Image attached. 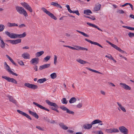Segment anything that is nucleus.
<instances>
[{
  "label": "nucleus",
  "instance_id": "f03ea898",
  "mask_svg": "<svg viewBox=\"0 0 134 134\" xmlns=\"http://www.w3.org/2000/svg\"><path fill=\"white\" fill-rule=\"evenodd\" d=\"M15 9L17 12L20 14H23L25 17L28 16L26 11L23 8L17 6L15 7Z\"/></svg>",
  "mask_w": 134,
  "mask_h": 134
},
{
  "label": "nucleus",
  "instance_id": "423d86ee",
  "mask_svg": "<svg viewBox=\"0 0 134 134\" xmlns=\"http://www.w3.org/2000/svg\"><path fill=\"white\" fill-rule=\"evenodd\" d=\"M21 4L23 7L29 11L30 12H32V10L31 7L27 3L25 2H24L21 3Z\"/></svg>",
  "mask_w": 134,
  "mask_h": 134
},
{
  "label": "nucleus",
  "instance_id": "9b49d317",
  "mask_svg": "<svg viewBox=\"0 0 134 134\" xmlns=\"http://www.w3.org/2000/svg\"><path fill=\"white\" fill-rule=\"evenodd\" d=\"M85 40L88 42L91 43V44L97 45L102 48H103V47L100 44L97 42L92 41H91L87 38H85Z\"/></svg>",
  "mask_w": 134,
  "mask_h": 134
},
{
  "label": "nucleus",
  "instance_id": "ea45409f",
  "mask_svg": "<svg viewBox=\"0 0 134 134\" xmlns=\"http://www.w3.org/2000/svg\"><path fill=\"white\" fill-rule=\"evenodd\" d=\"M112 132L116 133L118 132H119V130L116 128L112 129Z\"/></svg>",
  "mask_w": 134,
  "mask_h": 134
},
{
  "label": "nucleus",
  "instance_id": "393cba45",
  "mask_svg": "<svg viewBox=\"0 0 134 134\" xmlns=\"http://www.w3.org/2000/svg\"><path fill=\"white\" fill-rule=\"evenodd\" d=\"M44 52L43 51H42L38 52L35 54V56L36 57H39L44 54Z\"/></svg>",
  "mask_w": 134,
  "mask_h": 134
},
{
  "label": "nucleus",
  "instance_id": "ddd939ff",
  "mask_svg": "<svg viewBox=\"0 0 134 134\" xmlns=\"http://www.w3.org/2000/svg\"><path fill=\"white\" fill-rule=\"evenodd\" d=\"M33 103L35 105H36V106H37V107H38L44 110L47 111H49V109H47V108H45L44 107H43L42 105L38 104V103H37L34 102Z\"/></svg>",
  "mask_w": 134,
  "mask_h": 134
},
{
  "label": "nucleus",
  "instance_id": "680f3d73",
  "mask_svg": "<svg viewBox=\"0 0 134 134\" xmlns=\"http://www.w3.org/2000/svg\"><path fill=\"white\" fill-rule=\"evenodd\" d=\"M20 28H22L23 27H25L26 25L24 24H22L18 26Z\"/></svg>",
  "mask_w": 134,
  "mask_h": 134
},
{
  "label": "nucleus",
  "instance_id": "de8ad7c7",
  "mask_svg": "<svg viewBox=\"0 0 134 134\" xmlns=\"http://www.w3.org/2000/svg\"><path fill=\"white\" fill-rule=\"evenodd\" d=\"M105 57L111 60L113 59V57L110 54H109V55H106Z\"/></svg>",
  "mask_w": 134,
  "mask_h": 134
},
{
  "label": "nucleus",
  "instance_id": "f704fd0d",
  "mask_svg": "<svg viewBox=\"0 0 134 134\" xmlns=\"http://www.w3.org/2000/svg\"><path fill=\"white\" fill-rule=\"evenodd\" d=\"M115 49L122 53H124L125 52V51L122 50L121 49L118 47L117 46Z\"/></svg>",
  "mask_w": 134,
  "mask_h": 134
},
{
  "label": "nucleus",
  "instance_id": "f257e3e1",
  "mask_svg": "<svg viewBox=\"0 0 134 134\" xmlns=\"http://www.w3.org/2000/svg\"><path fill=\"white\" fill-rule=\"evenodd\" d=\"M102 121L99 119H96L91 122V124H86L83 125V127L84 129H89L92 127V125L96 124L102 122Z\"/></svg>",
  "mask_w": 134,
  "mask_h": 134
},
{
  "label": "nucleus",
  "instance_id": "2eb2a0df",
  "mask_svg": "<svg viewBox=\"0 0 134 134\" xmlns=\"http://www.w3.org/2000/svg\"><path fill=\"white\" fill-rule=\"evenodd\" d=\"M39 62V59L37 58H32L30 61V63L32 64H38Z\"/></svg>",
  "mask_w": 134,
  "mask_h": 134
},
{
  "label": "nucleus",
  "instance_id": "6ab92c4d",
  "mask_svg": "<svg viewBox=\"0 0 134 134\" xmlns=\"http://www.w3.org/2000/svg\"><path fill=\"white\" fill-rule=\"evenodd\" d=\"M101 7V5L99 4L96 5L94 8L93 11L95 12L99 11Z\"/></svg>",
  "mask_w": 134,
  "mask_h": 134
},
{
  "label": "nucleus",
  "instance_id": "20e7f679",
  "mask_svg": "<svg viewBox=\"0 0 134 134\" xmlns=\"http://www.w3.org/2000/svg\"><path fill=\"white\" fill-rule=\"evenodd\" d=\"M46 102L49 105L52 106H53L55 107L54 108L53 107L51 108V109L52 110L55 111V110L56 108L57 109L58 107V106L56 103H55L51 102L48 100H46Z\"/></svg>",
  "mask_w": 134,
  "mask_h": 134
},
{
  "label": "nucleus",
  "instance_id": "37998d69",
  "mask_svg": "<svg viewBox=\"0 0 134 134\" xmlns=\"http://www.w3.org/2000/svg\"><path fill=\"white\" fill-rule=\"evenodd\" d=\"M128 35L130 38L133 37L134 36V33L130 32L128 34Z\"/></svg>",
  "mask_w": 134,
  "mask_h": 134
},
{
  "label": "nucleus",
  "instance_id": "603ef678",
  "mask_svg": "<svg viewBox=\"0 0 134 134\" xmlns=\"http://www.w3.org/2000/svg\"><path fill=\"white\" fill-rule=\"evenodd\" d=\"M117 12L119 14H123L124 13V12L122 10H118Z\"/></svg>",
  "mask_w": 134,
  "mask_h": 134
},
{
  "label": "nucleus",
  "instance_id": "864d4df0",
  "mask_svg": "<svg viewBox=\"0 0 134 134\" xmlns=\"http://www.w3.org/2000/svg\"><path fill=\"white\" fill-rule=\"evenodd\" d=\"M24 116H26L27 118L29 119L30 120H32L31 118L27 114H26L25 113V115H24Z\"/></svg>",
  "mask_w": 134,
  "mask_h": 134
},
{
  "label": "nucleus",
  "instance_id": "a878e982",
  "mask_svg": "<svg viewBox=\"0 0 134 134\" xmlns=\"http://www.w3.org/2000/svg\"><path fill=\"white\" fill-rule=\"evenodd\" d=\"M46 81V78H44L38 79L37 81V82L40 83H42Z\"/></svg>",
  "mask_w": 134,
  "mask_h": 134
},
{
  "label": "nucleus",
  "instance_id": "1a4fd4ad",
  "mask_svg": "<svg viewBox=\"0 0 134 134\" xmlns=\"http://www.w3.org/2000/svg\"><path fill=\"white\" fill-rule=\"evenodd\" d=\"M5 68L6 70H7L10 74H12L13 75L15 76H18V75L17 74L11 70L10 67L8 65H7V66H5Z\"/></svg>",
  "mask_w": 134,
  "mask_h": 134
},
{
  "label": "nucleus",
  "instance_id": "bb28decb",
  "mask_svg": "<svg viewBox=\"0 0 134 134\" xmlns=\"http://www.w3.org/2000/svg\"><path fill=\"white\" fill-rule=\"evenodd\" d=\"M117 103L119 106V108L123 111L126 112V109L125 108L122 107L121 104H120L118 102H117Z\"/></svg>",
  "mask_w": 134,
  "mask_h": 134
},
{
  "label": "nucleus",
  "instance_id": "dca6fc26",
  "mask_svg": "<svg viewBox=\"0 0 134 134\" xmlns=\"http://www.w3.org/2000/svg\"><path fill=\"white\" fill-rule=\"evenodd\" d=\"M74 47H75L76 50L79 51L80 50H81L83 51H87L88 49L86 48H84L81 46H75Z\"/></svg>",
  "mask_w": 134,
  "mask_h": 134
},
{
  "label": "nucleus",
  "instance_id": "6e6d98bb",
  "mask_svg": "<svg viewBox=\"0 0 134 134\" xmlns=\"http://www.w3.org/2000/svg\"><path fill=\"white\" fill-rule=\"evenodd\" d=\"M126 29L131 30H134V27H133L126 26Z\"/></svg>",
  "mask_w": 134,
  "mask_h": 134
},
{
  "label": "nucleus",
  "instance_id": "49530a36",
  "mask_svg": "<svg viewBox=\"0 0 134 134\" xmlns=\"http://www.w3.org/2000/svg\"><path fill=\"white\" fill-rule=\"evenodd\" d=\"M66 113H69V114H72V115H74V112L70 110L69 109H68Z\"/></svg>",
  "mask_w": 134,
  "mask_h": 134
},
{
  "label": "nucleus",
  "instance_id": "13d9d810",
  "mask_svg": "<svg viewBox=\"0 0 134 134\" xmlns=\"http://www.w3.org/2000/svg\"><path fill=\"white\" fill-rule=\"evenodd\" d=\"M36 128L41 131H44V130L40 126H37L36 127Z\"/></svg>",
  "mask_w": 134,
  "mask_h": 134
},
{
  "label": "nucleus",
  "instance_id": "6e6552de",
  "mask_svg": "<svg viewBox=\"0 0 134 134\" xmlns=\"http://www.w3.org/2000/svg\"><path fill=\"white\" fill-rule=\"evenodd\" d=\"M5 34L9 37L12 38H17V34L12 33H10L8 31H5Z\"/></svg>",
  "mask_w": 134,
  "mask_h": 134
},
{
  "label": "nucleus",
  "instance_id": "e433bc0d",
  "mask_svg": "<svg viewBox=\"0 0 134 134\" xmlns=\"http://www.w3.org/2000/svg\"><path fill=\"white\" fill-rule=\"evenodd\" d=\"M66 7L67 8L68 11L70 13H72V11L71 10L70 8V7L69 5H66Z\"/></svg>",
  "mask_w": 134,
  "mask_h": 134
},
{
  "label": "nucleus",
  "instance_id": "aec40b11",
  "mask_svg": "<svg viewBox=\"0 0 134 134\" xmlns=\"http://www.w3.org/2000/svg\"><path fill=\"white\" fill-rule=\"evenodd\" d=\"M7 25L8 27H12L18 26V25L15 23H11L8 22L7 23Z\"/></svg>",
  "mask_w": 134,
  "mask_h": 134
},
{
  "label": "nucleus",
  "instance_id": "79ce46f5",
  "mask_svg": "<svg viewBox=\"0 0 134 134\" xmlns=\"http://www.w3.org/2000/svg\"><path fill=\"white\" fill-rule=\"evenodd\" d=\"M60 108L64 111H66V112H67V111L68 109L66 108V107L64 106L61 107Z\"/></svg>",
  "mask_w": 134,
  "mask_h": 134
},
{
  "label": "nucleus",
  "instance_id": "052dcab7",
  "mask_svg": "<svg viewBox=\"0 0 134 134\" xmlns=\"http://www.w3.org/2000/svg\"><path fill=\"white\" fill-rule=\"evenodd\" d=\"M87 24L90 26H91L92 27H94L95 26V25L94 24H92L91 23H87Z\"/></svg>",
  "mask_w": 134,
  "mask_h": 134
},
{
  "label": "nucleus",
  "instance_id": "c756f323",
  "mask_svg": "<svg viewBox=\"0 0 134 134\" xmlns=\"http://www.w3.org/2000/svg\"><path fill=\"white\" fill-rule=\"evenodd\" d=\"M92 12L90 9L85 10L84 11V14L87 15H89V14H92Z\"/></svg>",
  "mask_w": 134,
  "mask_h": 134
},
{
  "label": "nucleus",
  "instance_id": "09e8293b",
  "mask_svg": "<svg viewBox=\"0 0 134 134\" xmlns=\"http://www.w3.org/2000/svg\"><path fill=\"white\" fill-rule=\"evenodd\" d=\"M85 17L93 20H94L96 19V18L94 16H85Z\"/></svg>",
  "mask_w": 134,
  "mask_h": 134
},
{
  "label": "nucleus",
  "instance_id": "a18cd8bd",
  "mask_svg": "<svg viewBox=\"0 0 134 134\" xmlns=\"http://www.w3.org/2000/svg\"><path fill=\"white\" fill-rule=\"evenodd\" d=\"M106 131L108 133H112V128L107 129L106 130Z\"/></svg>",
  "mask_w": 134,
  "mask_h": 134
},
{
  "label": "nucleus",
  "instance_id": "338daca9",
  "mask_svg": "<svg viewBox=\"0 0 134 134\" xmlns=\"http://www.w3.org/2000/svg\"><path fill=\"white\" fill-rule=\"evenodd\" d=\"M120 85H122V86L124 89H126V84L125 83H120Z\"/></svg>",
  "mask_w": 134,
  "mask_h": 134
},
{
  "label": "nucleus",
  "instance_id": "3c124183",
  "mask_svg": "<svg viewBox=\"0 0 134 134\" xmlns=\"http://www.w3.org/2000/svg\"><path fill=\"white\" fill-rule=\"evenodd\" d=\"M72 13H75L76 14V15L78 16L80 15V14H79V11L78 10H76L74 11H72Z\"/></svg>",
  "mask_w": 134,
  "mask_h": 134
},
{
  "label": "nucleus",
  "instance_id": "bf43d9fd",
  "mask_svg": "<svg viewBox=\"0 0 134 134\" xmlns=\"http://www.w3.org/2000/svg\"><path fill=\"white\" fill-rule=\"evenodd\" d=\"M58 3L54 2H52L51 3V4L52 5L54 6L57 7V5L58 4Z\"/></svg>",
  "mask_w": 134,
  "mask_h": 134
},
{
  "label": "nucleus",
  "instance_id": "8fccbe9b",
  "mask_svg": "<svg viewBox=\"0 0 134 134\" xmlns=\"http://www.w3.org/2000/svg\"><path fill=\"white\" fill-rule=\"evenodd\" d=\"M130 5V6L131 7L132 10H133V6L132 5L131 3H126V5Z\"/></svg>",
  "mask_w": 134,
  "mask_h": 134
},
{
  "label": "nucleus",
  "instance_id": "9d476101",
  "mask_svg": "<svg viewBox=\"0 0 134 134\" xmlns=\"http://www.w3.org/2000/svg\"><path fill=\"white\" fill-rule=\"evenodd\" d=\"M7 97L9 98L10 102H11L15 105H16L17 102L14 99L13 97L9 95L7 96Z\"/></svg>",
  "mask_w": 134,
  "mask_h": 134
},
{
  "label": "nucleus",
  "instance_id": "a19ab883",
  "mask_svg": "<svg viewBox=\"0 0 134 134\" xmlns=\"http://www.w3.org/2000/svg\"><path fill=\"white\" fill-rule=\"evenodd\" d=\"M57 57L56 55H54V64L56 65L57 62Z\"/></svg>",
  "mask_w": 134,
  "mask_h": 134
},
{
  "label": "nucleus",
  "instance_id": "5701e85b",
  "mask_svg": "<svg viewBox=\"0 0 134 134\" xmlns=\"http://www.w3.org/2000/svg\"><path fill=\"white\" fill-rule=\"evenodd\" d=\"M5 44L7 45V44L5 43L4 42L3 40H2L1 41L0 47L3 49H4L5 48Z\"/></svg>",
  "mask_w": 134,
  "mask_h": 134
},
{
  "label": "nucleus",
  "instance_id": "774afa93",
  "mask_svg": "<svg viewBox=\"0 0 134 134\" xmlns=\"http://www.w3.org/2000/svg\"><path fill=\"white\" fill-rule=\"evenodd\" d=\"M34 116L37 119H38L39 118L38 115L36 114V113L35 114V115H34Z\"/></svg>",
  "mask_w": 134,
  "mask_h": 134
},
{
  "label": "nucleus",
  "instance_id": "a211bd4d",
  "mask_svg": "<svg viewBox=\"0 0 134 134\" xmlns=\"http://www.w3.org/2000/svg\"><path fill=\"white\" fill-rule=\"evenodd\" d=\"M119 130L121 133L126 134V128L124 126H121L119 127Z\"/></svg>",
  "mask_w": 134,
  "mask_h": 134
},
{
  "label": "nucleus",
  "instance_id": "c9c22d12",
  "mask_svg": "<svg viewBox=\"0 0 134 134\" xmlns=\"http://www.w3.org/2000/svg\"><path fill=\"white\" fill-rule=\"evenodd\" d=\"M5 26L3 25L0 24V32L2 31L4 29Z\"/></svg>",
  "mask_w": 134,
  "mask_h": 134
},
{
  "label": "nucleus",
  "instance_id": "f8f14e48",
  "mask_svg": "<svg viewBox=\"0 0 134 134\" xmlns=\"http://www.w3.org/2000/svg\"><path fill=\"white\" fill-rule=\"evenodd\" d=\"M9 41L10 43L13 44H16L19 43L21 42V40L20 39H18L15 40H9Z\"/></svg>",
  "mask_w": 134,
  "mask_h": 134
},
{
  "label": "nucleus",
  "instance_id": "f3484780",
  "mask_svg": "<svg viewBox=\"0 0 134 134\" xmlns=\"http://www.w3.org/2000/svg\"><path fill=\"white\" fill-rule=\"evenodd\" d=\"M50 64H46L44 65L40 66L39 69V70H41L43 69L47 68L50 67Z\"/></svg>",
  "mask_w": 134,
  "mask_h": 134
},
{
  "label": "nucleus",
  "instance_id": "412c9836",
  "mask_svg": "<svg viewBox=\"0 0 134 134\" xmlns=\"http://www.w3.org/2000/svg\"><path fill=\"white\" fill-rule=\"evenodd\" d=\"M59 124L60 127L64 130H66L68 128V127L66 126L65 125H64V124L63 123L60 122Z\"/></svg>",
  "mask_w": 134,
  "mask_h": 134
},
{
  "label": "nucleus",
  "instance_id": "0e129e2a",
  "mask_svg": "<svg viewBox=\"0 0 134 134\" xmlns=\"http://www.w3.org/2000/svg\"><path fill=\"white\" fill-rule=\"evenodd\" d=\"M44 119L48 122H50L51 120L50 119H49L47 117H44Z\"/></svg>",
  "mask_w": 134,
  "mask_h": 134
},
{
  "label": "nucleus",
  "instance_id": "7c9ffc66",
  "mask_svg": "<svg viewBox=\"0 0 134 134\" xmlns=\"http://www.w3.org/2000/svg\"><path fill=\"white\" fill-rule=\"evenodd\" d=\"M63 104H67L68 101L66 98H63L61 100Z\"/></svg>",
  "mask_w": 134,
  "mask_h": 134
},
{
  "label": "nucleus",
  "instance_id": "b1692460",
  "mask_svg": "<svg viewBox=\"0 0 134 134\" xmlns=\"http://www.w3.org/2000/svg\"><path fill=\"white\" fill-rule=\"evenodd\" d=\"M76 61L79 63L82 64H84L86 63H88V62L85 61L80 59H76Z\"/></svg>",
  "mask_w": 134,
  "mask_h": 134
},
{
  "label": "nucleus",
  "instance_id": "e2e57ef3",
  "mask_svg": "<svg viewBox=\"0 0 134 134\" xmlns=\"http://www.w3.org/2000/svg\"><path fill=\"white\" fill-rule=\"evenodd\" d=\"M82 106V103H79V104L77 105V107L78 108H81Z\"/></svg>",
  "mask_w": 134,
  "mask_h": 134
},
{
  "label": "nucleus",
  "instance_id": "4c0bfd02",
  "mask_svg": "<svg viewBox=\"0 0 134 134\" xmlns=\"http://www.w3.org/2000/svg\"><path fill=\"white\" fill-rule=\"evenodd\" d=\"M17 111L18 113H19V114L22 115L24 116V115H25V113L24 112H23L20 111V110H17Z\"/></svg>",
  "mask_w": 134,
  "mask_h": 134
},
{
  "label": "nucleus",
  "instance_id": "c03bdc74",
  "mask_svg": "<svg viewBox=\"0 0 134 134\" xmlns=\"http://www.w3.org/2000/svg\"><path fill=\"white\" fill-rule=\"evenodd\" d=\"M50 56H47L46 57L44 58V59L46 62H47L50 59Z\"/></svg>",
  "mask_w": 134,
  "mask_h": 134
},
{
  "label": "nucleus",
  "instance_id": "69168bd1",
  "mask_svg": "<svg viewBox=\"0 0 134 134\" xmlns=\"http://www.w3.org/2000/svg\"><path fill=\"white\" fill-rule=\"evenodd\" d=\"M14 65H15V66H17V64L15 63L14 60L12 59H11L10 60Z\"/></svg>",
  "mask_w": 134,
  "mask_h": 134
},
{
  "label": "nucleus",
  "instance_id": "72a5a7b5",
  "mask_svg": "<svg viewBox=\"0 0 134 134\" xmlns=\"http://www.w3.org/2000/svg\"><path fill=\"white\" fill-rule=\"evenodd\" d=\"M106 42L107 43H109V44H110L112 47H113L114 48H115L116 47V46L115 45L111 43L110 42L108 41H106Z\"/></svg>",
  "mask_w": 134,
  "mask_h": 134
},
{
  "label": "nucleus",
  "instance_id": "7ed1b4c3",
  "mask_svg": "<svg viewBox=\"0 0 134 134\" xmlns=\"http://www.w3.org/2000/svg\"><path fill=\"white\" fill-rule=\"evenodd\" d=\"M41 9L43 11L49 16L51 18L55 20H57V18L54 16V14L51 13L49 11L47 10L45 8L43 7L41 8Z\"/></svg>",
  "mask_w": 134,
  "mask_h": 134
},
{
  "label": "nucleus",
  "instance_id": "c85d7f7f",
  "mask_svg": "<svg viewBox=\"0 0 134 134\" xmlns=\"http://www.w3.org/2000/svg\"><path fill=\"white\" fill-rule=\"evenodd\" d=\"M86 68L88 70H89L91 71H92V72H96V73H98V74H102V73H101L98 71H96V70L92 69H91L90 68L87 67Z\"/></svg>",
  "mask_w": 134,
  "mask_h": 134
},
{
  "label": "nucleus",
  "instance_id": "4468645a",
  "mask_svg": "<svg viewBox=\"0 0 134 134\" xmlns=\"http://www.w3.org/2000/svg\"><path fill=\"white\" fill-rule=\"evenodd\" d=\"M22 57L24 59H29L30 58V55L27 52H25L22 54Z\"/></svg>",
  "mask_w": 134,
  "mask_h": 134
},
{
  "label": "nucleus",
  "instance_id": "cd10ccee",
  "mask_svg": "<svg viewBox=\"0 0 134 134\" xmlns=\"http://www.w3.org/2000/svg\"><path fill=\"white\" fill-rule=\"evenodd\" d=\"M76 101V99L75 97H72L70 98L69 100L70 103H74Z\"/></svg>",
  "mask_w": 134,
  "mask_h": 134
},
{
  "label": "nucleus",
  "instance_id": "473e14b6",
  "mask_svg": "<svg viewBox=\"0 0 134 134\" xmlns=\"http://www.w3.org/2000/svg\"><path fill=\"white\" fill-rule=\"evenodd\" d=\"M77 31L81 34L82 35H83V36L86 37H88L89 36L87 34L84 33L83 32L81 31L78 30H77Z\"/></svg>",
  "mask_w": 134,
  "mask_h": 134
},
{
  "label": "nucleus",
  "instance_id": "2f4dec72",
  "mask_svg": "<svg viewBox=\"0 0 134 134\" xmlns=\"http://www.w3.org/2000/svg\"><path fill=\"white\" fill-rule=\"evenodd\" d=\"M51 77L53 79H55L57 77V75L55 73H53L51 74L50 75Z\"/></svg>",
  "mask_w": 134,
  "mask_h": 134
},
{
  "label": "nucleus",
  "instance_id": "4be33fe9",
  "mask_svg": "<svg viewBox=\"0 0 134 134\" xmlns=\"http://www.w3.org/2000/svg\"><path fill=\"white\" fill-rule=\"evenodd\" d=\"M26 33L25 32H24L22 34H17V38H21L24 37L26 36Z\"/></svg>",
  "mask_w": 134,
  "mask_h": 134
},
{
  "label": "nucleus",
  "instance_id": "4d7b16f0",
  "mask_svg": "<svg viewBox=\"0 0 134 134\" xmlns=\"http://www.w3.org/2000/svg\"><path fill=\"white\" fill-rule=\"evenodd\" d=\"M29 112L30 114L32 115L33 116H34V115H35V114L36 113L35 112L32 111L30 110H29Z\"/></svg>",
  "mask_w": 134,
  "mask_h": 134
},
{
  "label": "nucleus",
  "instance_id": "5fc2aeb1",
  "mask_svg": "<svg viewBox=\"0 0 134 134\" xmlns=\"http://www.w3.org/2000/svg\"><path fill=\"white\" fill-rule=\"evenodd\" d=\"M18 63L21 66L24 65L23 62L22 60H20L18 61Z\"/></svg>",
  "mask_w": 134,
  "mask_h": 134
},
{
  "label": "nucleus",
  "instance_id": "58836bf2",
  "mask_svg": "<svg viewBox=\"0 0 134 134\" xmlns=\"http://www.w3.org/2000/svg\"><path fill=\"white\" fill-rule=\"evenodd\" d=\"M17 111L18 113H19V114L22 115L24 116V115H25V113L24 112H23L20 111V110H17Z\"/></svg>",
  "mask_w": 134,
  "mask_h": 134
},
{
  "label": "nucleus",
  "instance_id": "39448f33",
  "mask_svg": "<svg viewBox=\"0 0 134 134\" xmlns=\"http://www.w3.org/2000/svg\"><path fill=\"white\" fill-rule=\"evenodd\" d=\"M2 78L5 79L9 82L14 83L15 84H17V81L13 78H11L5 76H2Z\"/></svg>",
  "mask_w": 134,
  "mask_h": 134
},
{
  "label": "nucleus",
  "instance_id": "0eeeda50",
  "mask_svg": "<svg viewBox=\"0 0 134 134\" xmlns=\"http://www.w3.org/2000/svg\"><path fill=\"white\" fill-rule=\"evenodd\" d=\"M25 86L29 88L35 90L38 88V86L37 85L30 84L29 83H25L24 84Z\"/></svg>",
  "mask_w": 134,
  "mask_h": 134
}]
</instances>
